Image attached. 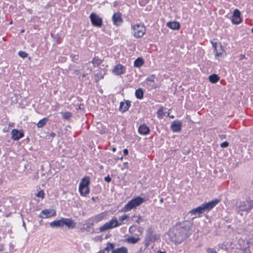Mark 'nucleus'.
Masks as SVG:
<instances>
[{"mask_svg":"<svg viewBox=\"0 0 253 253\" xmlns=\"http://www.w3.org/2000/svg\"><path fill=\"white\" fill-rule=\"evenodd\" d=\"M219 201V199H215L207 203L203 204L199 207L191 210L188 214H190L191 216H194L192 217V219H194L197 215L211 210Z\"/></svg>","mask_w":253,"mask_h":253,"instance_id":"obj_1","label":"nucleus"},{"mask_svg":"<svg viewBox=\"0 0 253 253\" xmlns=\"http://www.w3.org/2000/svg\"><path fill=\"white\" fill-rule=\"evenodd\" d=\"M176 230V232L174 233L176 239L174 241L180 243L183 240L187 238L190 234L191 225L189 223H185L183 226H177Z\"/></svg>","mask_w":253,"mask_h":253,"instance_id":"obj_2","label":"nucleus"},{"mask_svg":"<svg viewBox=\"0 0 253 253\" xmlns=\"http://www.w3.org/2000/svg\"><path fill=\"white\" fill-rule=\"evenodd\" d=\"M129 218V216L126 214H124L119 218V220L121 222H119L116 218H113L109 222H106L102 226H100L99 228L100 232H102L113 228L116 227L122 224V222Z\"/></svg>","mask_w":253,"mask_h":253,"instance_id":"obj_3","label":"nucleus"},{"mask_svg":"<svg viewBox=\"0 0 253 253\" xmlns=\"http://www.w3.org/2000/svg\"><path fill=\"white\" fill-rule=\"evenodd\" d=\"M132 35L136 38H141L146 32L145 26L143 24H131Z\"/></svg>","mask_w":253,"mask_h":253,"instance_id":"obj_4","label":"nucleus"},{"mask_svg":"<svg viewBox=\"0 0 253 253\" xmlns=\"http://www.w3.org/2000/svg\"><path fill=\"white\" fill-rule=\"evenodd\" d=\"M90 183V178L85 176L82 178L79 185V192L81 195L86 196L89 192V185Z\"/></svg>","mask_w":253,"mask_h":253,"instance_id":"obj_5","label":"nucleus"},{"mask_svg":"<svg viewBox=\"0 0 253 253\" xmlns=\"http://www.w3.org/2000/svg\"><path fill=\"white\" fill-rule=\"evenodd\" d=\"M144 199L137 197L128 202L124 207L123 210L125 211H128L140 205L144 202Z\"/></svg>","mask_w":253,"mask_h":253,"instance_id":"obj_6","label":"nucleus"},{"mask_svg":"<svg viewBox=\"0 0 253 253\" xmlns=\"http://www.w3.org/2000/svg\"><path fill=\"white\" fill-rule=\"evenodd\" d=\"M253 208V200L244 201L237 204L236 210L238 211L249 212Z\"/></svg>","mask_w":253,"mask_h":253,"instance_id":"obj_7","label":"nucleus"},{"mask_svg":"<svg viewBox=\"0 0 253 253\" xmlns=\"http://www.w3.org/2000/svg\"><path fill=\"white\" fill-rule=\"evenodd\" d=\"M89 18L91 24L95 27H101L103 24V20L97 14L91 13Z\"/></svg>","mask_w":253,"mask_h":253,"instance_id":"obj_8","label":"nucleus"},{"mask_svg":"<svg viewBox=\"0 0 253 253\" xmlns=\"http://www.w3.org/2000/svg\"><path fill=\"white\" fill-rule=\"evenodd\" d=\"M56 215V211L53 209H45L42 210L39 216L42 218H47Z\"/></svg>","mask_w":253,"mask_h":253,"instance_id":"obj_9","label":"nucleus"},{"mask_svg":"<svg viewBox=\"0 0 253 253\" xmlns=\"http://www.w3.org/2000/svg\"><path fill=\"white\" fill-rule=\"evenodd\" d=\"M131 106V102L129 100H124L120 102L119 111L122 113H125L128 110Z\"/></svg>","mask_w":253,"mask_h":253,"instance_id":"obj_10","label":"nucleus"},{"mask_svg":"<svg viewBox=\"0 0 253 253\" xmlns=\"http://www.w3.org/2000/svg\"><path fill=\"white\" fill-rule=\"evenodd\" d=\"M126 68L124 66L118 64L113 69V73L116 75L119 76L124 74L126 72Z\"/></svg>","mask_w":253,"mask_h":253,"instance_id":"obj_11","label":"nucleus"},{"mask_svg":"<svg viewBox=\"0 0 253 253\" xmlns=\"http://www.w3.org/2000/svg\"><path fill=\"white\" fill-rule=\"evenodd\" d=\"M146 238L151 242H154L159 238V236L153 233L152 228H149L147 231Z\"/></svg>","mask_w":253,"mask_h":253,"instance_id":"obj_12","label":"nucleus"},{"mask_svg":"<svg viewBox=\"0 0 253 253\" xmlns=\"http://www.w3.org/2000/svg\"><path fill=\"white\" fill-rule=\"evenodd\" d=\"M182 123L180 121L175 120L172 122L170 127L172 131L174 132H177L180 131Z\"/></svg>","mask_w":253,"mask_h":253,"instance_id":"obj_13","label":"nucleus"},{"mask_svg":"<svg viewBox=\"0 0 253 253\" xmlns=\"http://www.w3.org/2000/svg\"><path fill=\"white\" fill-rule=\"evenodd\" d=\"M113 24L116 26H120L123 22L121 14L120 13H115L112 16Z\"/></svg>","mask_w":253,"mask_h":253,"instance_id":"obj_14","label":"nucleus"},{"mask_svg":"<svg viewBox=\"0 0 253 253\" xmlns=\"http://www.w3.org/2000/svg\"><path fill=\"white\" fill-rule=\"evenodd\" d=\"M12 138L14 140H18L24 136V133L19 130L13 129L11 131Z\"/></svg>","mask_w":253,"mask_h":253,"instance_id":"obj_15","label":"nucleus"},{"mask_svg":"<svg viewBox=\"0 0 253 253\" xmlns=\"http://www.w3.org/2000/svg\"><path fill=\"white\" fill-rule=\"evenodd\" d=\"M63 218V226L64 225L66 226L69 228L70 229H73L76 226V223L75 222L71 219L70 218Z\"/></svg>","mask_w":253,"mask_h":253,"instance_id":"obj_16","label":"nucleus"},{"mask_svg":"<svg viewBox=\"0 0 253 253\" xmlns=\"http://www.w3.org/2000/svg\"><path fill=\"white\" fill-rule=\"evenodd\" d=\"M138 131L140 134L146 135L149 133L150 129L145 124H143L139 126Z\"/></svg>","mask_w":253,"mask_h":253,"instance_id":"obj_17","label":"nucleus"},{"mask_svg":"<svg viewBox=\"0 0 253 253\" xmlns=\"http://www.w3.org/2000/svg\"><path fill=\"white\" fill-rule=\"evenodd\" d=\"M167 25L169 28L172 30H178L180 27V23L176 21L169 22Z\"/></svg>","mask_w":253,"mask_h":253,"instance_id":"obj_18","label":"nucleus"},{"mask_svg":"<svg viewBox=\"0 0 253 253\" xmlns=\"http://www.w3.org/2000/svg\"><path fill=\"white\" fill-rule=\"evenodd\" d=\"M50 227H59L63 226V218H62L60 220H55L50 223Z\"/></svg>","mask_w":253,"mask_h":253,"instance_id":"obj_19","label":"nucleus"},{"mask_svg":"<svg viewBox=\"0 0 253 253\" xmlns=\"http://www.w3.org/2000/svg\"><path fill=\"white\" fill-rule=\"evenodd\" d=\"M224 51L221 48V45H220V49L219 50H216V51H214L215 53V58L216 60H220V58L223 57L222 54Z\"/></svg>","mask_w":253,"mask_h":253,"instance_id":"obj_20","label":"nucleus"},{"mask_svg":"<svg viewBox=\"0 0 253 253\" xmlns=\"http://www.w3.org/2000/svg\"><path fill=\"white\" fill-rule=\"evenodd\" d=\"M127 252L126 248L122 247L121 248L113 250L111 253H127Z\"/></svg>","mask_w":253,"mask_h":253,"instance_id":"obj_21","label":"nucleus"},{"mask_svg":"<svg viewBox=\"0 0 253 253\" xmlns=\"http://www.w3.org/2000/svg\"><path fill=\"white\" fill-rule=\"evenodd\" d=\"M209 79L210 82L215 84L219 81V77L217 75L213 74L209 76Z\"/></svg>","mask_w":253,"mask_h":253,"instance_id":"obj_22","label":"nucleus"},{"mask_svg":"<svg viewBox=\"0 0 253 253\" xmlns=\"http://www.w3.org/2000/svg\"><path fill=\"white\" fill-rule=\"evenodd\" d=\"M135 95L137 99H142L144 95L143 89L141 88H139L138 89H136L135 92Z\"/></svg>","mask_w":253,"mask_h":253,"instance_id":"obj_23","label":"nucleus"},{"mask_svg":"<svg viewBox=\"0 0 253 253\" xmlns=\"http://www.w3.org/2000/svg\"><path fill=\"white\" fill-rule=\"evenodd\" d=\"M139 240L140 239L139 238H135L131 236L127 238L126 239V241L127 243L134 244H136Z\"/></svg>","mask_w":253,"mask_h":253,"instance_id":"obj_24","label":"nucleus"},{"mask_svg":"<svg viewBox=\"0 0 253 253\" xmlns=\"http://www.w3.org/2000/svg\"><path fill=\"white\" fill-rule=\"evenodd\" d=\"M144 64V61L141 58H137L134 62V66L135 67H140Z\"/></svg>","mask_w":253,"mask_h":253,"instance_id":"obj_25","label":"nucleus"},{"mask_svg":"<svg viewBox=\"0 0 253 253\" xmlns=\"http://www.w3.org/2000/svg\"><path fill=\"white\" fill-rule=\"evenodd\" d=\"M47 121V118H43V119H42V120L38 122V123L37 124V127L39 128L43 127L46 124Z\"/></svg>","mask_w":253,"mask_h":253,"instance_id":"obj_26","label":"nucleus"},{"mask_svg":"<svg viewBox=\"0 0 253 253\" xmlns=\"http://www.w3.org/2000/svg\"><path fill=\"white\" fill-rule=\"evenodd\" d=\"M72 117V114L69 112H65L63 114V118L65 120H69Z\"/></svg>","mask_w":253,"mask_h":253,"instance_id":"obj_27","label":"nucleus"},{"mask_svg":"<svg viewBox=\"0 0 253 253\" xmlns=\"http://www.w3.org/2000/svg\"><path fill=\"white\" fill-rule=\"evenodd\" d=\"M232 22L234 24H239L241 22V17H232Z\"/></svg>","mask_w":253,"mask_h":253,"instance_id":"obj_28","label":"nucleus"},{"mask_svg":"<svg viewBox=\"0 0 253 253\" xmlns=\"http://www.w3.org/2000/svg\"><path fill=\"white\" fill-rule=\"evenodd\" d=\"M241 12L239 10L236 9L234 10L232 17H241Z\"/></svg>","mask_w":253,"mask_h":253,"instance_id":"obj_29","label":"nucleus"},{"mask_svg":"<svg viewBox=\"0 0 253 253\" xmlns=\"http://www.w3.org/2000/svg\"><path fill=\"white\" fill-rule=\"evenodd\" d=\"M92 63L94 65V66H98L99 65V64H100L101 63V61L100 60H99V59L96 58V57H94L92 59V61H91Z\"/></svg>","mask_w":253,"mask_h":253,"instance_id":"obj_30","label":"nucleus"},{"mask_svg":"<svg viewBox=\"0 0 253 253\" xmlns=\"http://www.w3.org/2000/svg\"><path fill=\"white\" fill-rule=\"evenodd\" d=\"M157 114L159 118H162L164 116L163 107H162L157 111Z\"/></svg>","mask_w":253,"mask_h":253,"instance_id":"obj_31","label":"nucleus"},{"mask_svg":"<svg viewBox=\"0 0 253 253\" xmlns=\"http://www.w3.org/2000/svg\"><path fill=\"white\" fill-rule=\"evenodd\" d=\"M18 55L19 56L23 58H25L28 56V54L23 51H20L18 52Z\"/></svg>","mask_w":253,"mask_h":253,"instance_id":"obj_32","label":"nucleus"},{"mask_svg":"<svg viewBox=\"0 0 253 253\" xmlns=\"http://www.w3.org/2000/svg\"><path fill=\"white\" fill-rule=\"evenodd\" d=\"M114 245L113 244L109 243L107 244L106 247L105 248V250L108 251H109L111 250H114Z\"/></svg>","mask_w":253,"mask_h":253,"instance_id":"obj_33","label":"nucleus"},{"mask_svg":"<svg viewBox=\"0 0 253 253\" xmlns=\"http://www.w3.org/2000/svg\"><path fill=\"white\" fill-rule=\"evenodd\" d=\"M155 79V76L154 75H151L148 76L147 78V81L154 82Z\"/></svg>","mask_w":253,"mask_h":253,"instance_id":"obj_34","label":"nucleus"},{"mask_svg":"<svg viewBox=\"0 0 253 253\" xmlns=\"http://www.w3.org/2000/svg\"><path fill=\"white\" fill-rule=\"evenodd\" d=\"M44 192L42 190L40 191L37 194L36 197L41 198H43L44 197Z\"/></svg>","mask_w":253,"mask_h":253,"instance_id":"obj_35","label":"nucleus"},{"mask_svg":"<svg viewBox=\"0 0 253 253\" xmlns=\"http://www.w3.org/2000/svg\"><path fill=\"white\" fill-rule=\"evenodd\" d=\"M229 143L227 141H224L220 144V147L221 148H227L229 146Z\"/></svg>","mask_w":253,"mask_h":253,"instance_id":"obj_36","label":"nucleus"},{"mask_svg":"<svg viewBox=\"0 0 253 253\" xmlns=\"http://www.w3.org/2000/svg\"><path fill=\"white\" fill-rule=\"evenodd\" d=\"M134 218H136V219L135 220V221L138 224H140L141 222L143 221V219L140 216H136L134 217Z\"/></svg>","mask_w":253,"mask_h":253,"instance_id":"obj_37","label":"nucleus"},{"mask_svg":"<svg viewBox=\"0 0 253 253\" xmlns=\"http://www.w3.org/2000/svg\"><path fill=\"white\" fill-rule=\"evenodd\" d=\"M211 43H212V46L214 48V51H216V50H217V45L218 44V43L216 42H212Z\"/></svg>","mask_w":253,"mask_h":253,"instance_id":"obj_38","label":"nucleus"},{"mask_svg":"<svg viewBox=\"0 0 253 253\" xmlns=\"http://www.w3.org/2000/svg\"><path fill=\"white\" fill-rule=\"evenodd\" d=\"M208 253H217L214 249L209 248L207 250Z\"/></svg>","mask_w":253,"mask_h":253,"instance_id":"obj_39","label":"nucleus"},{"mask_svg":"<svg viewBox=\"0 0 253 253\" xmlns=\"http://www.w3.org/2000/svg\"><path fill=\"white\" fill-rule=\"evenodd\" d=\"M150 242H151V241L147 240V238L145 237V246L146 248H147L149 246V244H150Z\"/></svg>","mask_w":253,"mask_h":253,"instance_id":"obj_40","label":"nucleus"},{"mask_svg":"<svg viewBox=\"0 0 253 253\" xmlns=\"http://www.w3.org/2000/svg\"><path fill=\"white\" fill-rule=\"evenodd\" d=\"M218 136L221 140L225 139L226 138V135L224 134H219Z\"/></svg>","mask_w":253,"mask_h":253,"instance_id":"obj_41","label":"nucleus"},{"mask_svg":"<svg viewBox=\"0 0 253 253\" xmlns=\"http://www.w3.org/2000/svg\"><path fill=\"white\" fill-rule=\"evenodd\" d=\"M105 180L108 182H110L111 180V178L108 175L107 176L105 177L104 178Z\"/></svg>","mask_w":253,"mask_h":253,"instance_id":"obj_42","label":"nucleus"},{"mask_svg":"<svg viewBox=\"0 0 253 253\" xmlns=\"http://www.w3.org/2000/svg\"><path fill=\"white\" fill-rule=\"evenodd\" d=\"M71 57L72 58L73 60L74 61H75L76 60H78L79 59V55H75L73 56L71 55Z\"/></svg>","mask_w":253,"mask_h":253,"instance_id":"obj_43","label":"nucleus"},{"mask_svg":"<svg viewBox=\"0 0 253 253\" xmlns=\"http://www.w3.org/2000/svg\"><path fill=\"white\" fill-rule=\"evenodd\" d=\"M125 155H127L128 154V151L127 149H125L123 151Z\"/></svg>","mask_w":253,"mask_h":253,"instance_id":"obj_44","label":"nucleus"},{"mask_svg":"<svg viewBox=\"0 0 253 253\" xmlns=\"http://www.w3.org/2000/svg\"><path fill=\"white\" fill-rule=\"evenodd\" d=\"M50 136L53 138L55 136V133L52 132L51 133H50Z\"/></svg>","mask_w":253,"mask_h":253,"instance_id":"obj_45","label":"nucleus"},{"mask_svg":"<svg viewBox=\"0 0 253 253\" xmlns=\"http://www.w3.org/2000/svg\"><path fill=\"white\" fill-rule=\"evenodd\" d=\"M134 227L133 226H131L130 227H129V230L130 232H132V231H133V229H134Z\"/></svg>","mask_w":253,"mask_h":253,"instance_id":"obj_46","label":"nucleus"},{"mask_svg":"<svg viewBox=\"0 0 253 253\" xmlns=\"http://www.w3.org/2000/svg\"><path fill=\"white\" fill-rule=\"evenodd\" d=\"M241 58L240 59H244V58H245V55H243V54H241V56H240Z\"/></svg>","mask_w":253,"mask_h":253,"instance_id":"obj_47","label":"nucleus"},{"mask_svg":"<svg viewBox=\"0 0 253 253\" xmlns=\"http://www.w3.org/2000/svg\"><path fill=\"white\" fill-rule=\"evenodd\" d=\"M23 226L26 229V224L24 221H23Z\"/></svg>","mask_w":253,"mask_h":253,"instance_id":"obj_48","label":"nucleus"},{"mask_svg":"<svg viewBox=\"0 0 253 253\" xmlns=\"http://www.w3.org/2000/svg\"><path fill=\"white\" fill-rule=\"evenodd\" d=\"M112 151H113V152H115V151H116V148H113L112 149Z\"/></svg>","mask_w":253,"mask_h":253,"instance_id":"obj_49","label":"nucleus"},{"mask_svg":"<svg viewBox=\"0 0 253 253\" xmlns=\"http://www.w3.org/2000/svg\"><path fill=\"white\" fill-rule=\"evenodd\" d=\"M159 253H166L165 252H160Z\"/></svg>","mask_w":253,"mask_h":253,"instance_id":"obj_50","label":"nucleus"},{"mask_svg":"<svg viewBox=\"0 0 253 253\" xmlns=\"http://www.w3.org/2000/svg\"><path fill=\"white\" fill-rule=\"evenodd\" d=\"M252 32L253 33V27L252 29Z\"/></svg>","mask_w":253,"mask_h":253,"instance_id":"obj_51","label":"nucleus"},{"mask_svg":"<svg viewBox=\"0 0 253 253\" xmlns=\"http://www.w3.org/2000/svg\"><path fill=\"white\" fill-rule=\"evenodd\" d=\"M170 118H174V117H173V116H171V117H170Z\"/></svg>","mask_w":253,"mask_h":253,"instance_id":"obj_52","label":"nucleus"}]
</instances>
